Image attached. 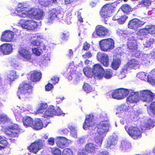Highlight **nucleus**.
<instances>
[{
	"label": "nucleus",
	"instance_id": "4468645a",
	"mask_svg": "<svg viewBox=\"0 0 155 155\" xmlns=\"http://www.w3.org/2000/svg\"><path fill=\"white\" fill-rule=\"evenodd\" d=\"M137 77L142 80H147L148 82L152 85L155 84V79L150 74L148 75L147 73L144 72H140L137 74Z\"/></svg>",
	"mask_w": 155,
	"mask_h": 155
},
{
	"label": "nucleus",
	"instance_id": "39448f33",
	"mask_svg": "<svg viewBox=\"0 0 155 155\" xmlns=\"http://www.w3.org/2000/svg\"><path fill=\"white\" fill-rule=\"evenodd\" d=\"M114 41L111 38L103 40L100 42L101 49L104 51H107L113 49L114 47Z\"/></svg>",
	"mask_w": 155,
	"mask_h": 155
},
{
	"label": "nucleus",
	"instance_id": "9b49d317",
	"mask_svg": "<svg viewBox=\"0 0 155 155\" xmlns=\"http://www.w3.org/2000/svg\"><path fill=\"white\" fill-rule=\"evenodd\" d=\"M110 124L109 121L105 120L101 121L97 126V132L103 135H106L109 130Z\"/></svg>",
	"mask_w": 155,
	"mask_h": 155
},
{
	"label": "nucleus",
	"instance_id": "c756f323",
	"mask_svg": "<svg viewBox=\"0 0 155 155\" xmlns=\"http://www.w3.org/2000/svg\"><path fill=\"white\" fill-rule=\"evenodd\" d=\"M42 38V37L40 35H35L30 40V43L34 46H39L41 43L39 39Z\"/></svg>",
	"mask_w": 155,
	"mask_h": 155
},
{
	"label": "nucleus",
	"instance_id": "6ab92c4d",
	"mask_svg": "<svg viewBox=\"0 0 155 155\" xmlns=\"http://www.w3.org/2000/svg\"><path fill=\"white\" fill-rule=\"evenodd\" d=\"M12 51V45L10 44L5 43L0 46V55L9 54Z\"/></svg>",
	"mask_w": 155,
	"mask_h": 155
},
{
	"label": "nucleus",
	"instance_id": "393cba45",
	"mask_svg": "<svg viewBox=\"0 0 155 155\" xmlns=\"http://www.w3.org/2000/svg\"><path fill=\"white\" fill-rule=\"evenodd\" d=\"M18 77L15 71H11L8 73L7 76L4 79V82L6 84H10L11 82H13L17 79Z\"/></svg>",
	"mask_w": 155,
	"mask_h": 155
},
{
	"label": "nucleus",
	"instance_id": "e2e57ef3",
	"mask_svg": "<svg viewBox=\"0 0 155 155\" xmlns=\"http://www.w3.org/2000/svg\"><path fill=\"white\" fill-rule=\"evenodd\" d=\"M59 81V78L56 77H52L50 82L51 83L53 84H56L58 83Z\"/></svg>",
	"mask_w": 155,
	"mask_h": 155
},
{
	"label": "nucleus",
	"instance_id": "cd10ccee",
	"mask_svg": "<svg viewBox=\"0 0 155 155\" xmlns=\"http://www.w3.org/2000/svg\"><path fill=\"white\" fill-rule=\"evenodd\" d=\"M155 125V120L151 119L146 120L144 123H141V128L142 130H144L147 128L153 127Z\"/></svg>",
	"mask_w": 155,
	"mask_h": 155
},
{
	"label": "nucleus",
	"instance_id": "680f3d73",
	"mask_svg": "<svg viewBox=\"0 0 155 155\" xmlns=\"http://www.w3.org/2000/svg\"><path fill=\"white\" fill-rule=\"evenodd\" d=\"M127 18V17L125 15H123V16H121V17L120 18L118 22L120 24H124L126 19Z\"/></svg>",
	"mask_w": 155,
	"mask_h": 155
},
{
	"label": "nucleus",
	"instance_id": "09e8293b",
	"mask_svg": "<svg viewBox=\"0 0 155 155\" xmlns=\"http://www.w3.org/2000/svg\"><path fill=\"white\" fill-rule=\"evenodd\" d=\"M32 53L36 56H39L42 53L43 51L41 49L34 48H32Z\"/></svg>",
	"mask_w": 155,
	"mask_h": 155
},
{
	"label": "nucleus",
	"instance_id": "20e7f679",
	"mask_svg": "<svg viewBox=\"0 0 155 155\" xmlns=\"http://www.w3.org/2000/svg\"><path fill=\"white\" fill-rule=\"evenodd\" d=\"M62 17L63 15L60 10L56 8L53 9L51 11L49 16L46 21V22L48 24H50L52 23L54 20Z\"/></svg>",
	"mask_w": 155,
	"mask_h": 155
},
{
	"label": "nucleus",
	"instance_id": "a18cd8bd",
	"mask_svg": "<svg viewBox=\"0 0 155 155\" xmlns=\"http://www.w3.org/2000/svg\"><path fill=\"white\" fill-rule=\"evenodd\" d=\"M121 9L123 12L127 13L132 11V10L130 7L127 4H124L121 7Z\"/></svg>",
	"mask_w": 155,
	"mask_h": 155
},
{
	"label": "nucleus",
	"instance_id": "ea45409f",
	"mask_svg": "<svg viewBox=\"0 0 155 155\" xmlns=\"http://www.w3.org/2000/svg\"><path fill=\"white\" fill-rule=\"evenodd\" d=\"M17 110H15L14 111V114L17 120L19 121L23 119V116L24 115V113L21 112Z\"/></svg>",
	"mask_w": 155,
	"mask_h": 155
},
{
	"label": "nucleus",
	"instance_id": "5fc2aeb1",
	"mask_svg": "<svg viewBox=\"0 0 155 155\" xmlns=\"http://www.w3.org/2000/svg\"><path fill=\"white\" fill-rule=\"evenodd\" d=\"M128 68L125 67L123 68L122 71L121 72L120 74L119 75V77L120 78L122 79L126 77L125 74L127 73Z\"/></svg>",
	"mask_w": 155,
	"mask_h": 155
},
{
	"label": "nucleus",
	"instance_id": "423d86ee",
	"mask_svg": "<svg viewBox=\"0 0 155 155\" xmlns=\"http://www.w3.org/2000/svg\"><path fill=\"white\" fill-rule=\"evenodd\" d=\"M19 24L22 28L28 30H34L37 26L36 22L31 20H25L22 19Z\"/></svg>",
	"mask_w": 155,
	"mask_h": 155
},
{
	"label": "nucleus",
	"instance_id": "774afa93",
	"mask_svg": "<svg viewBox=\"0 0 155 155\" xmlns=\"http://www.w3.org/2000/svg\"><path fill=\"white\" fill-rule=\"evenodd\" d=\"M132 54L134 55L135 57L137 58H140L141 57V54H140V52L137 50V51H132Z\"/></svg>",
	"mask_w": 155,
	"mask_h": 155
},
{
	"label": "nucleus",
	"instance_id": "6e6552de",
	"mask_svg": "<svg viewBox=\"0 0 155 155\" xmlns=\"http://www.w3.org/2000/svg\"><path fill=\"white\" fill-rule=\"evenodd\" d=\"M96 125L94 121V116L92 114L87 115L86 117L85 120L83 124V128L85 130L88 129L93 130L95 129Z\"/></svg>",
	"mask_w": 155,
	"mask_h": 155
},
{
	"label": "nucleus",
	"instance_id": "412c9836",
	"mask_svg": "<svg viewBox=\"0 0 155 155\" xmlns=\"http://www.w3.org/2000/svg\"><path fill=\"white\" fill-rule=\"evenodd\" d=\"M111 9L112 7L110 5L107 4L104 6L100 12L101 17L105 18L110 16L112 13Z\"/></svg>",
	"mask_w": 155,
	"mask_h": 155
},
{
	"label": "nucleus",
	"instance_id": "9d476101",
	"mask_svg": "<svg viewBox=\"0 0 155 155\" xmlns=\"http://www.w3.org/2000/svg\"><path fill=\"white\" fill-rule=\"evenodd\" d=\"M140 94L142 100L144 102H150L152 101L154 97L153 94L148 90H143L138 91Z\"/></svg>",
	"mask_w": 155,
	"mask_h": 155
},
{
	"label": "nucleus",
	"instance_id": "864d4df0",
	"mask_svg": "<svg viewBox=\"0 0 155 155\" xmlns=\"http://www.w3.org/2000/svg\"><path fill=\"white\" fill-rule=\"evenodd\" d=\"M83 88L84 91L87 93L91 92L92 90V88L91 86L88 84L85 83L84 85Z\"/></svg>",
	"mask_w": 155,
	"mask_h": 155
},
{
	"label": "nucleus",
	"instance_id": "37998d69",
	"mask_svg": "<svg viewBox=\"0 0 155 155\" xmlns=\"http://www.w3.org/2000/svg\"><path fill=\"white\" fill-rule=\"evenodd\" d=\"M148 56L147 54H141V62L143 64H146L150 63V61L148 60Z\"/></svg>",
	"mask_w": 155,
	"mask_h": 155
},
{
	"label": "nucleus",
	"instance_id": "4be33fe9",
	"mask_svg": "<svg viewBox=\"0 0 155 155\" xmlns=\"http://www.w3.org/2000/svg\"><path fill=\"white\" fill-rule=\"evenodd\" d=\"M95 31L98 36L100 37L109 36L110 34V31L109 30L101 25L97 26L96 28Z\"/></svg>",
	"mask_w": 155,
	"mask_h": 155
},
{
	"label": "nucleus",
	"instance_id": "7c9ffc66",
	"mask_svg": "<svg viewBox=\"0 0 155 155\" xmlns=\"http://www.w3.org/2000/svg\"><path fill=\"white\" fill-rule=\"evenodd\" d=\"M105 135L100 134L99 132L96 133L94 137V140L96 143L99 146H101L102 144L103 139Z\"/></svg>",
	"mask_w": 155,
	"mask_h": 155
},
{
	"label": "nucleus",
	"instance_id": "3c124183",
	"mask_svg": "<svg viewBox=\"0 0 155 155\" xmlns=\"http://www.w3.org/2000/svg\"><path fill=\"white\" fill-rule=\"evenodd\" d=\"M51 3V0H40L39 1V4L41 5L44 6H48Z\"/></svg>",
	"mask_w": 155,
	"mask_h": 155
},
{
	"label": "nucleus",
	"instance_id": "13d9d810",
	"mask_svg": "<svg viewBox=\"0 0 155 155\" xmlns=\"http://www.w3.org/2000/svg\"><path fill=\"white\" fill-rule=\"evenodd\" d=\"M51 152L54 155H61V151L57 148H54L52 149Z\"/></svg>",
	"mask_w": 155,
	"mask_h": 155
},
{
	"label": "nucleus",
	"instance_id": "8fccbe9b",
	"mask_svg": "<svg viewBox=\"0 0 155 155\" xmlns=\"http://www.w3.org/2000/svg\"><path fill=\"white\" fill-rule=\"evenodd\" d=\"M131 111L130 115L134 118L137 117L140 113V112L137 109H132Z\"/></svg>",
	"mask_w": 155,
	"mask_h": 155
},
{
	"label": "nucleus",
	"instance_id": "2eb2a0df",
	"mask_svg": "<svg viewBox=\"0 0 155 155\" xmlns=\"http://www.w3.org/2000/svg\"><path fill=\"white\" fill-rule=\"evenodd\" d=\"M92 72L94 78L100 79L103 77V72H104V70L100 64H97L94 65Z\"/></svg>",
	"mask_w": 155,
	"mask_h": 155
},
{
	"label": "nucleus",
	"instance_id": "f704fd0d",
	"mask_svg": "<svg viewBox=\"0 0 155 155\" xmlns=\"http://www.w3.org/2000/svg\"><path fill=\"white\" fill-rule=\"evenodd\" d=\"M128 106L125 105H121L118 107L117 109L116 114H120L127 113L128 110Z\"/></svg>",
	"mask_w": 155,
	"mask_h": 155
},
{
	"label": "nucleus",
	"instance_id": "4c0bfd02",
	"mask_svg": "<svg viewBox=\"0 0 155 155\" xmlns=\"http://www.w3.org/2000/svg\"><path fill=\"white\" fill-rule=\"evenodd\" d=\"M121 64V60L118 58L114 59L111 63V67L114 70H117Z\"/></svg>",
	"mask_w": 155,
	"mask_h": 155
},
{
	"label": "nucleus",
	"instance_id": "49530a36",
	"mask_svg": "<svg viewBox=\"0 0 155 155\" xmlns=\"http://www.w3.org/2000/svg\"><path fill=\"white\" fill-rule=\"evenodd\" d=\"M103 72V77L107 79L110 78L112 76V70L110 69H107L105 71Z\"/></svg>",
	"mask_w": 155,
	"mask_h": 155
},
{
	"label": "nucleus",
	"instance_id": "a878e982",
	"mask_svg": "<svg viewBox=\"0 0 155 155\" xmlns=\"http://www.w3.org/2000/svg\"><path fill=\"white\" fill-rule=\"evenodd\" d=\"M117 136L112 135L108 140L107 143L105 144V147L107 148H112L117 144Z\"/></svg>",
	"mask_w": 155,
	"mask_h": 155
},
{
	"label": "nucleus",
	"instance_id": "c03bdc74",
	"mask_svg": "<svg viewBox=\"0 0 155 155\" xmlns=\"http://www.w3.org/2000/svg\"><path fill=\"white\" fill-rule=\"evenodd\" d=\"M68 79L69 81L72 80L74 83L75 84L79 80V78L76 74L73 73L68 77Z\"/></svg>",
	"mask_w": 155,
	"mask_h": 155
},
{
	"label": "nucleus",
	"instance_id": "e433bc0d",
	"mask_svg": "<svg viewBox=\"0 0 155 155\" xmlns=\"http://www.w3.org/2000/svg\"><path fill=\"white\" fill-rule=\"evenodd\" d=\"M23 125L26 127H32L34 121L31 117H27L22 119Z\"/></svg>",
	"mask_w": 155,
	"mask_h": 155
},
{
	"label": "nucleus",
	"instance_id": "a19ab883",
	"mask_svg": "<svg viewBox=\"0 0 155 155\" xmlns=\"http://www.w3.org/2000/svg\"><path fill=\"white\" fill-rule=\"evenodd\" d=\"M146 28L148 33L155 36V25H147Z\"/></svg>",
	"mask_w": 155,
	"mask_h": 155
},
{
	"label": "nucleus",
	"instance_id": "58836bf2",
	"mask_svg": "<svg viewBox=\"0 0 155 155\" xmlns=\"http://www.w3.org/2000/svg\"><path fill=\"white\" fill-rule=\"evenodd\" d=\"M148 32L146 28L140 30L138 31L137 33V34L138 37H140V38L141 39H143L144 38H145Z\"/></svg>",
	"mask_w": 155,
	"mask_h": 155
},
{
	"label": "nucleus",
	"instance_id": "6e6d98bb",
	"mask_svg": "<svg viewBox=\"0 0 155 155\" xmlns=\"http://www.w3.org/2000/svg\"><path fill=\"white\" fill-rule=\"evenodd\" d=\"M154 40L150 38L143 43V45L145 47H150L154 42Z\"/></svg>",
	"mask_w": 155,
	"mask_h": 155
},
{
	"label": "nucleus",
	"instance_id": "f257e3e1",
	"mask_svg": "<svg viewBox=\"0 0 155 155\" xmlns=\"http://www.w3.org/2000/svg\"><path fill=\"white\" fill-rule=\"evenodd\" d=\"M27 8L20 3L18 5L15 13L20 17H28L37 20L42 19L45 15L44 12L39 9L33 8L29 10Z\"/></svg>",
	"mask_w": 155,
	"mask_h": 155
},
{
	"label": "nucleus",
	"instance_id": "ddd939ff",
	"mask_svg": "<svg viewBox=\"0 0 155 155\" xmlns=\"http://www.w3.org/2000/svg\"><path fill=\"white\" fill-rule=\"evenodd\" d=\"M127 46L130 52L137 51V43L136 38L132 35H130L128 39Z\"/></svg>",
	"mask_w": 155,
	"mask_h": 155
},
{
	"label": "nucleus",
	"instance_id": "72a5a7b5",
	"mask_svg": "<svg viewBox=\"0 0 155 155\" xmlns=\"http://www.w3.org/2000/svg\"><path fill=\"white\" fill-rule=\"evenodd\" d=\"M43 127L42 121L39 119H37L34 121L32 128L36 130H39Z\"/></svg>",
	"mask_w": 155,
	"mask_h": 155
},
{
	"label": "nucleus",
	"instance_id": "bf43d9fd",
	"mask_svg": "<svg viewBox=\"0 0 155 155\" xmlns=\"http://www.w3.org/2000/svg\"><path fill=\"white\" fill-rule=\"evenodd\" d=\"M7 120V116L5 114H0V124L5 123Z\"/></svg>",
	"mask_w": 155,
	"mask_h": 155
},
{
	"label": "nucleus",
	"instance_id": "2f4dec72",
	"mask_svg": "<svg viewBox=\"0 0 155 155\" xmlns=\"http://www.w3.org/2000/svg\"><path fill=\"white\" fill-rule=\"evenodd\" d=\"M41 78V74L38 72L33 71L31 72L29 79L33 82L39 81Z\"/></svg>",
	"mask_w": 155,
	"mask_h": 155
},
{
	"label": "nucleus",
	"instance_id": "603ef678",
	"mask_svg": "<svg viewBox=\"0 0 155 155\" xmlns=\"http://www.w3.org/2000/svg\"><path fill=\"white\" fill-rule=\"evenodd\" d=\"M2 139L0 140V144L2 145H0V149H3L8 144V143L7 140L4 138L2 137Z\"/></svg>",
	"mask_w": 155,
	"mask_h": 155
},
{
	"label": "nucleus",
	"instance_id": "5701e85b",
	"mask_svg": "<svg viewBox=\"0 0 155 155\" xmlns=\"http://www.w3.org/2000/svg\"><path fill=\"white\" fill-rule=\"evenodd\" d=\"M97 60L105 67H107L109 65V59L106 54L98 53L97 56Z\"/></svg>",
	"mask_w": 155,
	"mask_h": 155
},
{
	"label": "nucleus",
	"instance_id": "a211bd4d",
	"mask_svg": "<svg viewBox=\"0 0 155 155\" xmlns=\"http://www.w3.org/2000/svg\"><path fill=\"white\" fill-rule=\"evenodd\" d=\"M129 94H130V95L127 99L128 103H136L139 101L140 97L139 96V92H134L130 90L129 91Z\"/></svg>",
	"mask_w": 155,
	"mask_h": 155
},
{
	"label": "nucleus",
	"instance_id": "dca6fc26",
	"mask_svg": "<svg viewBox=\"0 0 155 155\" xmlns=\"http://www.w3.org/2000/svg\"><path fill=\"white\" fill-rule=\"evenodd\" d=\"M14 36V32L10 30H6L2 34L1 41L6 42H13L14 41L13 38Z\"/></svg>",
	"mask_w": 155,
	"mask_h": 155
},
{
	"label": "nucleus",
	"instance_id": "f8f14e48",
	"mask_svg": "<svg viewBox=\"0 0 155 155\" xmlns=\"http://www.w3.org/2000/svg\"><path fill=\"white\" fill-rule=\"evenodd\" d=\"M18 53L25 61H29L31 58V54L25 47H21L19 48Z\"/></svg>",
	"mask_w": 155,
	"mask_h": 155
},
{
	"label": "nucleus",
	"instance_id": "473e14b6",
	"mask_svg": "<svg viewBox=\"0 0 155 155\" xmlns=\"http://www.w3.org/2000/svg\"><path fill=\"white\" fill-rule=\"evenodd\" d=\"M85 148L86 151L89 153H94L96 149L95 145L92 143H89L86 145Z\"/></svg>",
	"mask_w": 155,
	"mask_h": 155
},
{
	"label": "nucleus",
	"instance_id": "f3484780",
	"mask_svg": "<svg viewBox=\"0 0 155 155\" xmlns=\"http://www.w3.org/2000/svg\"><path fill=\"white\" fill-rule=\"evenodd\" d=\"M9 128V130L6 132V134L12 137H18V134L20 132V129L18 125L12 124Z\"/></svg>",
	"mask_w": 155,
	"mask_h": 155
},
{
	"label": "nucleus",
	"instance_id": "0e129e2a",
	"mask_svg": "<svg viewBox=\"0 0 155 155\" xmlns=\"http://www.w3.org/2000/svg\"><path fill=\"white\" fill-rule=\"evenodd\" d=\"M71 136L76 138L77 137V132L75 128H72L71 131Z\"/></svg>",
	"mask_w": 155,
	"mask_h": 155
},
{
	"label": "nucleus",
	"instance_id": "0eeeda50",
	"mask_svg": "<svg viewBox=\"0 0 155 155\" xmlns=\"http://www.w3.org/2000/svg\"><path fill=\"white\" fill-rule=\"evenodd\" d=\"M124 128L129 135L133 139H137L141 137V132L137 127L133 126L128 127L127 126H125Z\"/></svg>",
	"mask_w": 155,
	"mask_h": 155
},
{
	"label": "nucleus",
	"instance_id": "79ce46f5",
	"mask_svg": "<svg viewBox=\"0 0 155 155\" xmlns=\"http://www.w3.org/2000/svg\"><path fill=\"white\" fill-rule=\"evenodd\" d=\"M83 71L85 75L87 77L90 78L92 76L94 77L92 70H91V68L88 67L85 68L83 69Z\"/></svg>",
	"mask_w": 155,
	"mask_h": 155
},
{
	"label": "nucleus",
	"instance_id": "bb28decb",
	"mask_svg": "<svg viewBox=\"0 0 155 155\" xmlns=\"http://www.w3.org/2000/svg\"><path fill=\"white\" fill-rule=\"evenodd\" d=\"M69 140L63 137H57L56 143L58 147L61 148L65 147L67 146L68 141Z\"/></svg>",
	"mask_w": 155,
	"mask_h": 155
},
{
	"label": "nucleus",
	"instance_id": "1a4fd4ad",
	"mask_svg": "<svg viewBox=\"0 0 155 155\" xmlns=\"http://www.w3.org/2000/svg\"><path fill=\"white\" fill-rule=\"evenodd\" d=\"M129 94V90L124 88H120L114 91L112 94L113 98L120 100L124 98Z\"/></svg>",
	"mask_w": 155,
	"mask_h": 155
},
{
	"label": "nucleus",
	"instance_id": "c85d7f7f",
	"mask_svg": "<svg viewBox=\"0 0 155 155\" xmlns=\"http://www.w3.org/2000/svg\"><path fill=\"white\" fill-rule=\"evenodd\" d=\"M139 66V62L136 59H132L129 60L125 67L129 69L132 68L136 69L138 68Z\"/></svg>",
	"mask_w": 155,
	"mask_h": 155
},
{
	"label": "nucleus",
	"instance_id": "b1692460",
	"mask_svg": "<svg viewBox=\"0 0 155 155\" xmlns=\"http://www.w3.org/2000/svg\"><path fill=\"white\" fill-rule=\"evenodd\" d=\"M43 142L41 140L32 143L29 147V149L31 152L36 153L43 147Z\"/></svg>",
	"mask_w": 155,
	"mask_h": 155
},
{
	"label": "nucleus",
	"instance_id": "052dcab7",
	"mask_svg": "<svg viewBox=\"0 0 155 155\" xmlns=\"http://www.w3.org/2000/svg\"><path fill=\"white\" fill-rule=\"evenodd\" d=\"M62 155H73L72 152L69 149H65L63 151Z\"/></svg>",
	"mask_w": 155,
	"mask_h": 155
},
{
	"label": "nucleus",
	"instance_id": "4d7b16f0",
	"mask_svg": "<svg viewBox=\"0 0 155 155\" xmlns=\"http://www.w3.org/2000/svg\"><path fill=\"white\" fill-rule=\"evenodd\" d=\"M151 2L150 0H143L141 2L140 4L142 6H148L151 5Z\"/></svg>",
	"mask_w": 155,
	"mask_h": 155
},
{
	"label": "nucleus",
	"instance_id": "c9c22d12",
	"mask_svg": "<svg viewBox=\"0 0 155 155\" xmlns=\"http://www.w3.org/2000/svg\"><path fill=\"white\" fill-rule=\"evenodd\" d=\"M130 147V143L127 140H122L121 142L120 148L123 152L127 151Z\"/></svg>",
	"mask_w": 155,
	"mask_h": 155
},
{
	"label": "nucleus",
	"instance_id": "7ed1b4c3",
	"mask_svg": "<svg viewBox=\"0 0 155 155\" xmlns=\"http://www.w3.org/2000/svg\"><path fill=\"white\" fill-rule=\"evenodd\" d=\"M32 87L29 84L23 83L21 84L17 93L18 98L20 99H23L25 97L32 93Z\"/></svg>",
	"mask_w": 155,
	"mask_h": 155
},
{
	"label": "nucleus",
	"instance_id": "f03ea898",
	"mask_svg": "<svg viewBox=\"0 0 155 155\" xmlns=\"http://www.w3.org/2000/svg\"><path fill=\"white\" fill-rule=\"evenodd\" d=\"M48 107V105L46 104H41L40 107L37 110L36 114H41L42 117L48 119L54 115H59L63 114L59 108L55 110L54 107L53 106H49L48 108H47Z\"/></svg>",
	"mask_w": 155,
	"mask_h": 155
},
{
	"label": "nucleus",
	"instance_id": "69168bd1",
	"mask_svg": "<svg viewBox=\"0 0 155 155\" xmlns=\"http://www.w3.org/2000/svg\"><path fill=\"white\" fill-rule=\"evenodd\" d=\"M69 36L68 33H63L60 35L61 38L63 40H66L68 39Z\"/></svg>",
	"mask_w": 155,
	"mask_h": 155
},
{
	"label": "nucleus",
	"instance_id": "aec40b11",
	"mask_svg": "<svg viewBox=\"0 0 155 155\" xmlns=\"http://www.w3.org/2000/svg\"><path fill=\"white\" fill-rule=\"evenodd\" d=\"M145 22L138 19L134 18L130 21L128 23V28L136 30L138 28L143 25Z\"/></svg>",
	"mask_w": 155,
	"mask_h": 155
},
{
	"label": "nucleus",
	"instance_id": "338daca9",
	"mask_svg": "<svg viewBox=\"0 0 155 155\" xmlns=\"http://www.w3.org/2000/svg\"><path fill=\"white\" fill-rule=\"evenodd\" d=\"M71 13H69L68 14V15L67 16V17L65 19V22L67 24L69 25L71 23V21H70V19L71 18Z\"/></svg>",
	"mask_w": 155,
	"mask_h": 155
},
{
	"label": "nucleus",
	"instance_id": "de8ad7c7",
	"mask_svg": "<svg viewBox=\"0 0 155 155\" xmlns=\"http://www.w3.org/2000/svg\"><path fill=\"white\" fill-rule=\"evenodd\" d=\"M147 111L148 113L150 114H155V102L151 103L149 108L147 109Z\"/></svg>",
	"mask_w": 155,
	"mask_h": 155
}]
</instances>
